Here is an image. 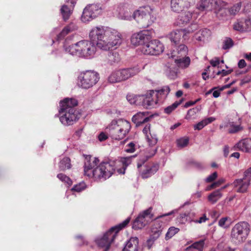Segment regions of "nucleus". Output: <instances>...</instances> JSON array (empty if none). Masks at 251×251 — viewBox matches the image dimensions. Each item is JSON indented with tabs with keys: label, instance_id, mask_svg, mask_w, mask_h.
Returning <instances> with one entry per match:
<instances>
[{
	"label": "nucleus",
	"instance_id": "de8ad7c7",
	"mask_svg": "<svg viewBox=\"0 0 251 251\" xmlns=\"http://www.w3.org/2000/svg\"><path fill=\"white\" fill-rule=\"evenodd\" d=\"M227 11H228V10L226 8H220L216 12L217 17L219 19H224L226 16Z\"/></svg>",
	"mask_w": 251,
	"mask_h": 251
},
{
	"label": "nucleus",
	"instance_id": "a211bd4d",
	"mask_svg": "<svg viewBox=\"0 0 251 251\" xmlns=\"http://www.w3.org/2000/svg\"><path fill=\"white\" fill-rule=\"evenodd\" d=\"M99 162V160L96 157L87 156L84 165V173L85 176L89 177L90 173L92 174Z\"/></svg>",
	"mask_w": 251,
	"mask_h": 251
},
{
	"label": "nucleus",
	"instance_id": "c03bdc74",
	"mask_svg": "<svg viewBox=\"0 0 251 251\" xmlns=\"http://www.w3.org/2000/svg\"><path fill=\"white\" fill-rule=\"evenodd\" d=\"M130 220V218H127L122 223L120 224L117 226H114V227L115 228V229H114V232H116L117 234L120 230L126 227V226L129 223Z\"/></svg>",
	"mask_w": 251,
	"mask_h": 251
},
{
	"label": "nucleus",
	"instance_id": "20e7f679",
	"mask_svg": "<svg viewBox=\"0 0 251 251\" xmlns=\"http://www.w3.org/2000/svg\"><path fill=\"white\" fill-rule=\"evenodd\" d=\"M131 126L129 122L124 119L114 120L106 127L109 136L115 140L124 139L130 130Z\"/></svg>",
	"mask_w": 251,
	"mask_h": 251
},
{
	"label": "nucleus",
	"instance_id": "dca6fc26",
	"mask_svg": "<svg viewBox=\"0 0 251 251\" xmlns=\"http://www.w3.org/2000/svg\"><path fill=\"white\" fill-rule=\"evenodd\" d=\"M151 39L150 32L148 30H144L133 34L131 37V43L135 46L146 43L145 42Z\"/></svg>",
	"mask_w": 251,
	"mask_h": 251
},
{
	"label": "nucleus",
	"instance_id": "37998d69",
	"mask_svg": "<svg viewBox=\"0 0 251 251\" xmlns=\"http://www.w3.org/2000/svg\"><path fill=\"white\" fill-rule=\"evenodd\" d=\"M181 102V101H176L173 103L171 105L168 106L164 109L165 112L167 114L171 113L173 110H174Z\"/></svg>",
	"mask_w": 251,
	"mask_h": 251
},
{
	"label": "nucleus",
	"instance_id": "e2e57ef3",
	"mask_svg": "<svg viewBox=\"0 0 251 251\" xmlns=\"http://www.w3.org/2000/svg\"><path fill=\"white\" fill-rule=\"evenodd\" d=\"M217 177V174L216 172H214L211 175L209 176L205 179L207 182H211L215 180Z\"/></svg>",
	"mask_w": 251,
	"mask_h": 251
},
{
	"label": "nucleus",
	"instance_id": "0eeeda50",
	"mask_svg": "<svg viewBox=\"0 0 251 251\" xmlns=\"http://www.w3.org/2000/svg\"><path fill=\"white\" fill-rule=\"evenodd\" d=\"M140 71L137 67L115 70L109 75L108 81L111 83H118L137 75Z\"/></svg>",
	"mask_w": 251,
	"mask_h": 251
},
{
	"label": "nucleus",
	"instance_id": "393cba45",
	"mask_svg": "<svg viewBox=\"0 0 251 251\" xmlns=\"http://www.w3.org/2000/svg\"><path fill=\"white\" fill-rule=\"evenodd\" d=\"M217 4V0H201L199 9L201 10H211L215 8Z\"/></svg>",
	"mask_w": 251,
	"mask_h": 251
},
{
	"label": "nucleus",
	"instance_id": "c756f323",
	"mask_svg": "<svg viewBox=\"0 0 251 251\" xmlns=\"http://www.w3.org/2000/svg\"><path fill=\"white\" fill-rule=\"evenodd\" d=\"M224 188L216 190L210 193L208 196V201L212 204H214L217 202L223 196L221 191Z\"/></svg>",
	"mask_w": 251,
	"mask_h": 251
},
{
	"label": "nucleus",
	"instance_id": "864d4df0",
	"mask_svg": "<svg viewBox=\"0 0 251 251\" xmlns=\"http://www.w3.org/2000/svg\"><path fill=\"white\" fill-rule=\"evenodd\" d=\"M234 29L240 31H247V28L244 27V25L242 24L241 21L237 22L233 25Z\"/></svg>",
	"mask_w": 251,
	"mask_h": 251
},
{
	"label": "nucleus",
	"instance_id": "09e8293b",
	"mask_svg": "<svg viewBox=\"0 0 251 251\" xmlns=\"http://www.w3.org/2000/svg\"><path fill=\"white\" fill-rule=\"evenodd\" d=\"M199 28L198 25L196 23L192 24L187 28L183 29V30H185V34L187 36V34L193 32L198 29Z\"/></svg>",
	"mask_w": 251,
	"mask_h": 251
},
{
	"label": "nucleus",
	"instance_id": "774afa93",
	"mask_svg": "<svg viewBox=\"0 0 251 251\" xmlns=\"http://www.w3.org/2000/svg\"><path fill=\"white\" fill-rule=\"evenodd\" d=\"M108 138L107 136L106 135V134H105L103 132H101L100 133L99 136H98V138H99V140L100 141H104L106 139H107Z\"/></svg>",
	"mask_w": 251,
	"mask_h": 251
},
{
	"label": "nucleus",
	"instance_id": "ea45409f",
	"mask_svg": "<svg viewBox=\"0 0 251 251\" xmlns=\"http://www.w3.org/2000/svg\"><path fill=\"white\" fill-rule=\"evenodd\" d=\"M204 245V240H201L198 242H196L191 246L186 249V251H188L191 248H194L200 251H202Z\"/></svg>",
	"mask_w": 251,
	"mask_h": 251
},
{
	"label": "nucleus",
	"instance_id": "423d86ee",
	"mask_svg": "<svg viewBox=\"0 0 251 251\" xmlns=\"http://www.w3.org/2000/svg\"><path fill=\"white\" fill-rule=\"evenodd\" d=\"M115 171L113 162H102L94 169L92 174L90 173V178H94L96 180H105L109 178Z\"/></svg>",
	"mask_w": 251,
	"mask_h": 251
},
{
	"label": "nucleus",
	"instance_id": "5701e85b",
	"mask_svg": "<svg viewBox=\"0 0 251 251\" xmlns=\"http://www.w3.org/2000/svg\"><path fill=\"white\" fill-rule=\"evenodd\" d=\"M150 119L148 112H140L132 117V121L137 126H139L141 124L148 122Z\"/></svg>",
	"mask_w": 251,
	"mask_h": 251
},
{
	"label": "nucleus",
	"instance_id": "f3484780",
	"mask_svg": "<svg viewBox=\"0 0 251 251\" xmlns=\"http://www.w3.org/2000/svg\"><path fill=\"white\" fill-rule=\"evenodd\" d=\"M185 30L176 29L172 31L169 35V38L172 43L177 45L186 39Z\"/></svg>",
	"mask_w": 251,
	"mask_h": 251
},
{
	"label": "nucleus",
	"instance_id": "f8f14e48",
	"mask_svg": "<svg viewBox=\"0 0 251 251\" xmlns=\"http://www.w3.org/2000/svg\"><path fill=\"white\" fill-rule=\"evenodd\" d=\"M103 9L98 4H92L87 5L83 9L81 20L83 23L92 21L102 14Z\"/></svg>",
	"mask_w": 251,
	"mask_h": 251
},
{
	"label": "nucleus",
	"instance_id": "a18cd8bd",
	"mask_svg": "<svg viewBox=\"0 0 251 251\" xmlns=\"http://www.w3.org/2000/svg\"><path fill=\"white\" fill-rule=\"evenodd\" d=\"M241 2H238L235 4H234L233 6H232L229 10L228 12L231 15H235L241 9Z\"/></svg>",
	"mask_w": 251,
	"mask_h": 251
},
{
	"label": "nucleus",
	"instance_id": "4c0bfd02",
	"mask_svg": "<svg viewBox=\"0 0 251 251\" xmlns=\"http://www.w3.org/2000/svg\"><path fill=\"white\" fill-rule=\"evenodd\" d=\"M70 159L68 157H65L62 159L59 163V168L60 170L64 171L71 168V164Z\"/></svg>",
	"mask_w": 251,
	"mask_h": 251
},
{
	"label": "nucleus",
	"instance_id": "c9c22d12",
	"mask_svg": "<svg viewBox=\"0 0 251 251\" xmlns=\"http://www.w3.org/2000/svg\"><path fill=\"white\" fill-rule=\"evenodd\" d=\"M107 61L111 65L118 63L120 61L119 53L117 52H110L108 55Z\"/></svg>",
	"mask_w": 251,
	"mask_h": 251
},
{
	"label": "nucleus",
	"instance_id": "338daca9",
	"mask_svg": "<svg viewBox=\"0 0 251 251\" xmlns=\"http://www.w3.org/2000/svg\"><path fill=\"white\" fill-rule=\"evenodd\" d=\"M251 80V76H246L243 79L241 80V85H243L245 83H249Z\"/></svg>",
	"mask_w": 251,
	"mask_h": 251
},
{
	"label": "nucleus",
	"instance_id": "5fc2aeb1",
	"mask_svg": "<svg viewBox=\"0 0 251 251\" xmlns=\"http://www.w3.org/2000/svg\"><path fill=\"white\" fill-rule=\"evenodd\" d=\"M199 111V109L197 107L189 109L187 112V114L186 116V119H187L188 120L191 119Z\"/></svg>",
	"mask_w": 251,
	"mask_h": 251
},
{
	"label": "nucleus",
	"instance_id": "4be33fe9",
	"mask_svg": "<svg viewBox=\"0 0 251 251\" xmlns=\"http://www.w3.org/2000/svg\"><path fill=\"white\" fill-rule=\"evenodd\" d=\"M233 184L237 192L245 193L247 192L250 182L248 179L245 180L244 178H240L236 179Z\"/></svg>",
	"mask_w": 251,
	"mask_h": 251
},
{
	"label": "nucleus",
	"instance_id": "603ef678",
	"mask_svg": "<svg viewBox=\"0 0 251 251\" xmlns=\"http://www.w3.org/2000/svg\"><path fill=\"white\" fill-rule=\"evenodd\" d=\"M86 184L84 182H81L78 184L75 185L72 188V190L79 192L86 188Z\"/></svg>",
	"mask_w": 251,
	"mask_h": 251
},
{
	"label": "nucleus",
	"instance_id": "e433bc0d",
	"mask_svg": "<svg viewBox=\"0 0 251 251\" xmlns=\"http://www.w3.org/2000/svg\"><path fill=\"white\" fill-rule=\"evenodd\" d=\"M140 96L129 94L126 96L127 101L131 104L141 105V100H139Z\"/></svg>",
	"mask_w": 251,
	"mask_h": 251
},
{
	"label": "nucleus",
	"instance_id": "13d9d810",
	"mask_svg": "<svg viewBox=\"0 0 251 251\" xmlns=\"http://www.w3.org/2000/svg\"><path fill=\"white\" fill-rule=\"evenodd\" d=\"M241 22L244 25V27L247 28V31L251 30V22L249 19H243Z\"/></svg>",
	"mask_w": 251,
	"mask_h": 251
},
{
	"label": "nucleus",
	"instance_id": "680f3d73",
	"mask_svg": "<svg viewBox=\"0 0 251 251\" xmlns=\"http://www.w3.org/2000/svg\"><path fill=\"white\" fill-rule=\"evenodd\" d=\"M156 238L154 237H150L147 241V247L149 250H150L152 247Z\"/></svg>",
	"mask_w": 251,
	"mask_h": 251
},
{
	"label": "nucleus",
	"instance_id": "8fccbe9b",
	"mask_svg": "<svg viewBox=\"0 0 251 251\" xmlns=\"http://www.w3.org/2000/svg\"><path fill=\"white\" fill-rule=\"evenodd\" d=\"M233 45V43L231 39L226 38L223 42V49L224 50L228 49L231 48Z\"/></svg>",
	"mask_w": 251,
	"mask_h": 251
},
{
	"label": "nucleus",
	"instance_id": "a878e982",
	"mask_svg": "<svg viewBox=\"0 0 251 251\" xmlns=\"http://www.w3.org/2000/svg\"><path fill=\"white\" fill-rule=\"evenodd\" d=\"M211 35V31L207 29H204L197 32L194 35L195 39L200 42L208 40Z\"/></svg>",
	"mask_w": 251,
	"mask_h": 251
},
{
	"label": "nucleus",
	"instance_id": "49530a36",
	"mask_svg": "<svg viewBox=\"0 0 251 251\" xmlns=\"http://www.w3.org/2000/svg\"><path fill=\"white\" fill-rule=\"evenodd\" d=\"M57 177L62 181L66 183L69 186L72 184V181L70 178L63 174H59L57 175Z\"/></svg>",
	"mask_w": 251,
	"mask_h": 251
},
{
	"label": "nucleus",
	"instance_id": "9b49d317",
	"mask_svg": "<svg viewBox=\"0 0 251 251\" xmlns=\"http://www.w3.org/2000/svg\"><path fill=\"white\" fill-rule=\"evenodd\" d=\"M148 157L147 154L146 157L141 159L137 163L138 171L143 178H147L154 175L158 170L159 166L153 163H146Z\"/></svg>",
	"mask_w": 251,
	"mask_h": 251
},
{
	"label": "nucleus",
	"instance_id": "2f4dec72",
	"mask_svg": "<svg viewBox=\"0 0 251 251\" xmlns=\"http://www.w3.org/2000/svg\"><path fill=\"white\" fill-rule=\"evenodd\" d=\"M192 17V14L189 11L182 13L178 18V24L182 25L187 24L191 19Z\"/></svg>",
	"mask_w": 251,
	"mask_h": 251
},
{
	"label": "nucleus",
	"instance_id": "4468645a",
	"mask_svg": "<svg viewBox=\"0 0 251 251\" xmlns=\"http://www.w3.org/2000/svg\"><path fill=\"white\" fill-rule=\"evenodd\" d=\"M153 216L152 207H150L143 211L135 220L133 227L136 229H142L152 220Z\"/></svg>",
	"mask_w": 251,
	"mask_h": 251
},
{
	"label": "nucleus",
	"instance_id": "72a5a7b5",
	"mask_svg": "<svg viewBox=\"0 0 251 251\" xmlns=\"http://www.w3.org/2000/svg\"><path fill=\"white\" fill-rule=\"evenodd\" d=\"M171 8L175 12H179L185 9L180 0H171Z\"/></svg>",
	"mask_w": 251,
	"mask_h": 251
},
{
	"label": "nucleus",
	"instance_id": "cd10ccee",
	"mask_svg": "<svg viewBox=\"0 0 251 251\" xmlns=\"http://www.w3.org/2000/svg\"><path fill=\"white\" fill-rule=\"evenodd\" d=\"M135 157L134 155L122 157L120 159V162L123 165V169H120L117 170V172L120 174H124L125 173V170L126 167L131 164L132 159Z\"/></svg>",
	"mask_w": 251,
	"mask_h": 251
},
{
	"label": "nucleus",
	"instance_id": "69168bd1",
	"mask_svg": "<svg viewBox=\"0 0 251 251\" xmlns=\"http://www.w3.org/2000/svg\"><path fill=\"white\" fill-rule=\"evenodd\" d=\"M243 251H251V239L245 244Z\"/></svg>",
	"mask_w": 251,
	"mask_h": 251
},
{
	"label": "nucleus",
	"instance_id": "6ab92c4d",
	"mask_svg": "<svg viewBox=\"0 0 251 251\" xmlns=\"http://www.w3.org/2000/svg\"><path fill=\"white\" fill-rule=\"evenodd\" d=\"M153 95H154V91L151 90L149 93L140 96L139 100H141V105L146 108H149L157 103V100L153 98Z\"/></svg>",
	"mask_w": 251,
	"mask_h": 251
},
{
	"label": "nucleus",
	"instance_id": "9d476101",
	"mask_svg": "<svg viewBox=\"0 0 251 251\" xmlns=\"http://www.w3.org/2000/svg\"><path fill=\"white\" fill-rule=\"evenodd\" d=\"M143 132L146 136V139L148 145L151 149H146V154L148 157L153 156L157 151V148L155 147L157 142L158 137L153 131L151 130V125H147L143 129Z\"/></svg>",
	"mask_w": 251,
	"mask_h": 251
},
{
	"label": "nucleus",
	"instance_id": "4d7b16f0",
	"mask_svg": "<svg viewBox=\"0 0 251 251\" xmlns=\"http://www.w3.org/2000/svg\"><path fill=\"white\" fill-rule=\"evenodd\" d=\"M135 151V145L133 142H130L126 146L125 151L127 153H133Z\"/></svg>",
	"mask_w": 251,
	"mask_h": 251
},
{
	"label": "nucleus",
	"instance_id": "7ed1b4c3",
	"mask_svg": "<svg viewBox=\"0 0 251 251\" xmlns=\"http://www.w3.org/2000/svg\"><path fill=\"white\" fill-rule=\"evenodd\" d=\"M65 50L73 55L89 57L95 54L96 47L94 43L87 40H82L68 47H65Z\"/></svg>",
	"mask_w": 251,
	"mask_h": 251
},
{
	"label": "nucleus",
	"instance_id": "0e129e2a",
	"mask_svg": "<svg viewBox=\"0 0 251 251\" xmlns=\"http://www.w3.org/2000/svg\"><path fill=\"white\" fill-rule=\"evenodd\" d=\"M208 220V218H207L206 215L204 214L201 217H200L199 219L195 220L194 221V222L195 223L201 224L203 223H205Z\"/></svg>",
	"mask_w": 251,
	"mask_h": 251
},
{
	"label": "nucleus",
	"instance_id": "f704fd0d",
	"mask_svg": "<svg viewBox=\"0 0 251 251\" xmlns=\"http://www.w3.org/2000/svg\"><path fill=\"white\" fill-rule=\"evenodd\" d=\"M194 215V214L190 212L182 213L177 217V220L180 224H183L188 221L191 222V216Z\"/></svg>",
	"mask_w": 251,
	"mask_h": 251
},
{
	"label": "nucleus",
	"instance_id": "f03ea898",
	"mask_svg": "<svg viewBox=\"0 0 251 251\" xmlns=\"http://www.w3.org/2000/svg\"><path fill=\"white\" fill-rule=\"evenodd\" d=\"M77 104V101L73 98H65L60 102L59 111L60 121L65 126L73 125L78 118L74 107Z\"/></svg>",
	"mask_w": 251,
	"mask_h": 251
},
{
	"label": "nucleus",
	"instance_id": "f257e3e1",
	"mask_svg": "<svg viewBox=\"0 0 251 251\" xmlns=\"http://www.w3.org/2000/svg\"><path fill=\"white\" fill-rule=\"evenodd\" d=\"M89 36L92 40H96V46L98 49L105 51L116 49L122 43L121 33L115 29L106 26L93 28Z\"/></svg>",
	"mask_w": 251,
	"mask_h": 251
},
{
	"label": "nucleus",
	"instance_id": "ddd939ff",
	"mask_svg": "<svg viewBox=\"0 0 251 251\" xmlns=\"http://www.w3.org/2000/svg\"><path fill=\"white\" fill-rule=\"evenodd\" d=\"M164 48L159 40H153L142 45L141 51L145 54L157 55L162 53Z\"/></svg>",
	"mask_w": 251,
	"mask_h": 251
},
{
	"label": "nucleus",
	"instance_id": "58836bf2",
	"mask_svg": "<svg viewBox=\"0 0 251 251\" xmlns=\"http://www.w3.org/2000/svg\"><path fill=\"white\" fill-rule=\"evenodd\" d=\"M72 9L66 5H63L61 8V13L63 19L65 21L67 20L72 12Z\"/></svg>",
	"mask_w": 251,
	"mask_h": 251
},
{
	"label": "nucleus",
	"instance_id": "c85d7f7f",
	"mask_svg": "<svg viewBox=\"0 0 251 251\" xmlns=\"http://www.w3.org/2000/svg\"><path fill=\"white\" fill-rule=\"evenodd\" d=\"M178 67L184 68L187 67L190 63V59L189 57H177L172 58Z\"/></svg>",
	"mask_w": 251,
	"mask_h": 251
},
{
	"label": "nucleus",
	"instance_id": "7c9ffc66",
	"mask_svg": "<svg viewBox=\"0 0 251 251\" xmlns=\"http://www.w3.org/2000/svg\"><path fill=\"white\" fill-rule=\"evenodd\" d=\"M76 29V26L73 24H70L68 25L65 26L61 31V32L57 35L58 40L63 39L66 35L70 32L75 30Z\"/></svg>",
	"mask_w": 251,
	"mask_h": 251
},
{
	"label": "nucleus",
	"instance_id": "1a4fd4ad",
	"mask_svg": "<svg viewBox=\"0 0 251 251\" xmlns=\"http://www.w3.org/2000/svg\"><path fill=\"white\" fill-rule=\"evenodd\" d=\"M78 78L79 86L84 89H89L99 81L100 76L96 72L87 71L81 73Z\"/></svg>",
	"mask_w": 251,
	"mask_h": 251
},
{
	"label": "nucleus",
	"instance_id": "412c9836",
	"mask_svg": "<svg viewBox=\"0 0 251 251\" xmlns=\"http://www.w3.org/2000/svg\"><path fill=\"white\" fill-rule=\"evenodd\" d=\"M154 91L157 103H162L166 99L169 94L170 88L168 86H164L159 89L155 90Z\"/></svg>",
	"mask_w": 251,
	"mask_h": 251
},
{
	"label": "nucleus",
	"instance_id": "b1692460",
	"mask_svg": "<svg viewBox=\"0 0 251 251\" xmlns=\"http://www.w3.org/2000/svg\"><path fill=\"white\" fill-rule=\"evenodd\" d=\"M187 52V47L184 44H180L178 46L176 50H173L171 53L168 54V55L169 58H171L186 56Z\"/></svg>",
	"mask_w": 251,
	"mask_h": 251
},
{
	"label": "nucleus",
	"instance_id": "3c124183",
	"mask_svg": "<svg viewBox=\"0 0 251 251\" xmlns=\"http://www.w3.org/2000/svg\"><path fill=\"white\" fill-rule=\"evenodd\" d=\"M189 142V139L186 138H182L177 140V146L182 148L187 146Z\"/></svg>",
	"mask_w": 251,
	"mask_h": 251
},
{
	"label": "nucleus",
	"instance_id": "6e6d98bb",
	"mask_svg": "<svg viewBox=\"0 0 251 251\" xmlns=\"http://www.w3.org/2000/svg\"><path fill=\"white\" fill-rule=\"evenodd\" d=\"M184 8H188L195 3V0H180Z\"/></svg>",
	"mask_w": 251,
	"mask_h": 251
},
{
	"label": "nucleus",
	"instance_id": "aec40b11",
	"mask_svg": "<svg viewBox=\"0 0 251 251\" xmlns=\"http://www.w3.org/2000/svg\"><path fill=\"white\" fill-rule=\"evenodd\" d=\"M234 151H239L251 153V138H247L240 140L233 147Z\"/></svg>",
	"mask_w": 251,
	"mask_h": 251
},
{
	"label": "nucleus",
	"instance_id": "2eb2a0df",
	"mask_svg": "<svg viewBox=\"0 0 251 251\" xmlns=\"http://www.w3.org/2000/svg\"><path fill=\"white\" fill-rule=\"evenodd\" d=\"M115 229V227H111L102 236L96 240L98 246L100 248H103L104 251H107L109 250L111 244L116 236V232H114Z\"/></svg>",
	"mask_w": 251,
	"mask_h": 251
},
{
	"label": "nucleus",
	"instance_id": "052dcab7",
	"mask_svg": "<svg viewBox=\"0 0 251 251\" xmlns=\"http://www.w3.org/2000/svg\"><path fill=\"white\" fill-rule=\"evenodd\" d=\"M243 178L245 180L248 179L249 182H250L251 179V167L244 172V177Z\"/></svg>",
	"mask_w": 251,
	"mask_h": 251
},
{
	"label": "nucleus",
	"instance_id": "bf43d9fd",
	"mask_svg": "<svg viewBox=\"0 0 251 251\" xmlns=\"http://www.w3.org/2000/svg\"><path fill=\"white\" fill-rule=\"evenodd\" d=\"M227 220H228L227 217H224V218H221L219 221V222H218L219 226L223 228H226V227H228V225L226 224Z\"/></svg>",
	"mask_w": 251,
	"mask_h": 251
},
{
	"label": "nucleus",
	"instance_id": "79ce46f5",
	"mask_svg": "<svg viewBox=\"0 0 251 251\" xmlns=\"http://www.w3.org/2000/svg\"><path fill=\"white\" fill-rule=\"evenodd\" d=\"M227 126L229 127V133H233L238 132L241 129V127L239 125H235L233 122H229L227 125Z\"/></svg>",
	"mask_w": 251,
	"mask_h": 251
},
{
	"label": "nucleus",
	"instance_id": "a19ab883",
	"mask_svg": "<svg viewBox=\"0 0 251 251\" xmlns=\"http://www.w3.org/2000/svg\"><path fill=\"white\" fill-rule=\"evenodd\" d=\"M179 231L178 228L172 226L169 228L166 234L165 239L168 240L173 237L176 234L178 233Z\"/></svg>",
	"mask_w": 251,
	"mask_h": 251
},
{
	"label": "nucleus",
	"instance_id": "473e14b6",
	"mask_svg": "<svg viewBox=\"0 0 251 251\" xmlns=\"http://www.w3.org/2000/svg\"><path fill=\"white\" fill-rule=\"evenodd\" d=\"M215 120V118L212 117L205 118L199 122L197 124L195 125L194 126V129L200 130L203 128L205 126L212 123Z\"/></svg>",
	"mask_w": 251,
	"mask_h": 251
},
{
	"label": "nucleus",
	"instance_id": "6e6552de",
	"mask_svg": "<svg viewBox=\"0 0 251 251\" xmlns=\"http://www.w3.org/2000/svg\"><path fill=\"white\" fill-rule=\"evenodd\" d=\"M153 10L150 6L140 7L134 13V19L143 27L149 26L153 21L152 16Z\"/></svg>",
	"mask_w": 251,
	"mask_h": 251
},
{
	"label": "nucleus",
	"instance_id": "bb28decb",
	"mask_svg": "<svg viewBox=\"0 0 251 251\" xmlns=\"http://www.w3.org/2000/svg\"><path fill=\"white\" fill-rule=\"evenodd\" d=\"M138 238L137 237H132L127 241L124 249L129 250L133 249V250L138 251Z\"/></svg>",
	"mask_w": 251,
	"mask_h": 251
},
{
	"label": "nucleus",
	"instance_id": "39448f33",
	"mask_svg": "<svg viewBox=\"0 0 251 251\" xmlns=\"http://www.w3.org/2000/svg\"><path fill=\"white\" fill-rule=\"evenodd\" d=\"M250 226L246 222H240L232 227L230 239L235 244H240L247 239L250 232Z\"/></svg>",
	"mask_w": 251,
	"mask_h": 251
}]
</instances>
